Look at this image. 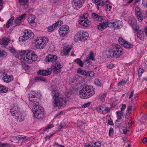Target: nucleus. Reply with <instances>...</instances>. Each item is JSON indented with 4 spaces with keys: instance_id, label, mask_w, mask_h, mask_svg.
I'll use <instances>...</instances> for the list:
<instances>
[{
    "instance_id": "f257e3e1",
    "label": "nucleus",
    "mask_w": 147,
    "mask_h": 147,
    "mask_svg": "<svg viewBox=\"0 0 147 147\" xmlns=\"http://www.w3.org/2000/svg\"><path fill=\"white\" fill-rule=\"evenodd\" d=\"M19 55L16 56L19 59L24 60L27 63H31L36 60L37 57L34 51L26 50L22 51L19 53Z\"/></svg>"
},
{
    "instance_id": "f03ea898",
    "label": "nucleus",
    "mask_w": 147,
    "mask_h": 147,
    "mask_svg": "<svg viewBox=\"0 0 147 147\" xmlns=\"http://www.w3.org/2000/svg\"><path fill=\"white\" fill-rule=\"evenodd\" d=\"M51 95L53 98V105L54 107L61 108L65 106L67 101L66 98L60 97L58 90H53L51 92Z\"/></svg>"
},
{
    "instance_id": "7ed1b4c3",
    "label": "nucleus",
    "mask_w": 147,
    "mask_h": 147,
    "mask_svg": "<svg viewBox=\"0 0 147 147\" xmlns=\"http://www.w3.org/2000/svg\"><path fill=\"white\" fill-rule=\"evenodd\" d=\"M95 93L94 88L92 86L85 85L79 92L80 97L83 99H87L93 96Z\"/></svg>"
},
{
    "instance_id": "20e7f679",
    "label": "nucleus",
    "mask_w": 147,
    "mask_h": 147,
    "mask_svg": "<svg viewBox=\"0 0 147 147\" xmlns=\"http://www.w3.org/2000/svg\"><path fill=\"white\" fill-rule=\"evenodd\" d=\"M32 111L33 113V117L34 118L42 119L44 116V109L39 105L38 103L33 106Z\"/></svg>"
},
{
    "instance_id": "39448f33",
    "label": "nucleus",
    "mask_w": 147,
    "mask_h": 147,
    "mask_svg": "<svg viewBox=\"0 0 147 147\" xmlns=\"http://www.w3.org/2000/svg\"><path fill=\"white\" fill-rule=\"evenodd\" d=\"M108 52L111 57L118 58L122 54V49L120 45H114L109 49Z\"/></svg>"
},
{
    "instance_id": "423d86ee",
    "label": "nucleus",
    "mask_w": 147,
    "mask_h": 147,
    "mask_svg": "<svg viewBox=\"0 0 147 147\" xmlns=\"http://www.w3.org/2000/svg\"><path fill=\"white\" fill-rule=\"evenodd\" d=\"M49 41V39L47 37H41L34 40V43L36 49H42L46 47Z\"/></svg>"
},
{
    "instance_id": "0eeeda50",
    "label": "nucleus",
    "mask_w": 147,
    "mask_h": 147,
    "mask_svg": "<svg viewBox=\"0 0 147 147\" xmlns=\"http://www.w3.org/2000/svg\"><path fill=\"white\" fill-rule=\"evenodd\" d=\"M10 111L12 115L18 121L21 122L24 120V115L22 112L20 111L16 108L14 107L11 108Z\"/></svg>"
},
{
    "instance_id": "6e6552de",
    "label": "nucleus",
    "mask_w": 147,
    "mask_h": 147,
    "mask_svg": "<svg viewBox=\"0 0 147 147\" xmlns=\"http://www.w3.org/2000/svg\"><path fill=\"white\" fill-rule=\"evenodd\" d=\"M89 15L85 13L82 15L79 18V23L84 27H88L91 24V21L88 19Z\"/></svg>"
},
{
    "instance_id": "1a4fd4ad",
    "label": "nucleus",
    "mask_w": 147,
    "mask_h": 147,
    "mask_svg": "<svg viewBox=\"0 0 147 147\" xmlns=\"http://www.w3.org/2000/svg\"><path fill=\"white\" fill-rule=\"evenodd\" d=\"M88 33L83 30H80L74 36L75 40H86L88 37Z\"/></svg>"
},
{
    "instance_id": "9d476101",
    "label": "nucleus",
    "mask_w": 147,
    "mask_h": 147,
    "mask_svg": "<svg viewBox=\"0 0 147 147\" xmlns=\"http://www.w3.org/2000/svg\"><path fill=\"white\" fill-rule=\"evenodd\" d=\"M109 22V27L115 30L120 29L123 26L122 22L119 20H111Z\"/></svg>"
},
{
    "instance_id": "9b49d317",
    "label": "nucleus",
    "mask_w": 147,
    "mask_h": 147,
    "mask_svg": "<svg viewBox=\"0 0 147 147\" xmlns=\"http://www.w3.org/2000/svg\"><path fill=\"white\" fill-rule=\"evenodd\" d=\"M69 27L66 25H63L59 28V34L61 37L66 36L68 33Z\"/></svg>"
},
{
    "instance_id": "f8f14e48",
    "label": "nucleus",
    "mask_w": 147,
    "mask_h": 147,
    "mask_svg": "<svg viewBox=\"0 0 147 147\" xmlns=\"http://www.w3.org/2000/svg\"><path fill=\"white\" fill-rule=\"evenodd\" d=\"M62 67V65L60 63H58L52 65L50 68L51 69V71H53L55 74H58L61 72V69Z\"/></svg>"
},
{
    "instance_id": "ddd939ff",
    "label": "nucleus",
    "mask_w": 147,
    "mask_h": 147,
    "mask_svg": "<svg viewBox=\"0 0 147 147\" xmlns=\"http://www.w3.org/2000/svg\"><path fill=\"white\" fill-rule=\"evenodd\" d=\"M28 97L29 100L34 103L37 104L38 103L37 101V97L35 91H30L28 94Z\"/></svg>"
},
{
    "instance_id": "4468645a",
    "label": "nucleus",
    "mask_w": 147,
    "mask_h": 147,
    "mask_svg": "<svg viewBox=\"0 0 147 147\" xmlns=\"http://www.w3.org/2000/svg\"><path fill=\"white\" fill-rule=\"evenodd\" d=\"M119 42L120 44L127 48H131L133 47V45L132 44L125 41L122 37L119 38Z\"/></svg>"
},
{
    "instance_id": "2eb2a0df",
    "label": "nucleus",
    "mask_w": 147,
    "mask_h": 147,
    "mask_svg": "<svg viewBox=\"0 0 147 147\" xmlns=\"http://www.w3.org/2000/svg\"><path fill=\"white\" fill-rule=\"evenodd\" d=\"M85 0H73L72 4L73 8L76 9H79L81 7Z\"/></svg>"
},
{
    "instance_id": "dca6fc26",
    "label": "nucleus",
    "mask_w": 147,
    "mask_h": 147,
    "mask_svg": "<svg viewBox=\"0 0 147 147\" xmlns=\"http://www.w3.org/2000/svg\"><path fill=\"white\" fill-rule=\"evenodd\" d=\"M2 76L3 81L7 83L10 82L13 79V76L8 75L5 73H3Z\"/></svg>"
},
{
    "instance_id": "f3484780",
    "label": "nucleus",
    "mask_w": 147,
    "mask_h": 147,
    "mask_svg": "<svg viewBox=\"0 0 147 147\" xmlns=\"http://www.w3.org/2000/svg\"><path fill=\"white\" fill-rule=\"evenodd\" d=\"M77 72L84 76H89L91 77L93 76L94 74V72L93 71H87L85 70H82L80 68H78L77 69Z\"/></svg>"
},
{
    "instance_id": "a211bd4d",
    "label": "nucleus",
    "mask_w": 147,
    "mask_h": 147,
    "mask_svg": "<svg viewBox=\"0 0 147 147\" xmlns=\"http://www.w3.org/2000/svg\"><path fill=\"white\" fill-rule=\"evenodd\" d=\"M109 20H107L105 22H101L97 26V28L100 30H102L105 29L107 26L109 27Z\"/></svg>"
},
{
    "instance_id": "6ab92c4d",
    "label": "nucleus",
    "mask_w": 147,
    "mask_h": 147,
    "mask_svg": "<svg viewBox=\"0 0 147 147\" xmlns=\"http://www.w3.org/2000/svg\"><path fill=\"white\" fill-rule=\"evenodd\" d=\"M95 59L94 57V54L92 52H90V53L87 57L86 59L84 61V63L86 65L89 66L90 64L91 61H94Z\"/></svg>"
},
{
    "instance_id": "aec40b11",
    "label": "nucleus",
    "mask_w": 147,
    "mask_h": 147,
    "mask_svg": "<svg viewBox=\"0 0 147 147\" xmlns=\"http://www.w3.org/2000/svg\"><path fill=\"white\" fill-rule=\"evenodd\" d=\"M135 9L136 17L138 20L139 22H141L142 21L143 18L140 9L138 6L136 7Z\"/></svg>"
},
{
    "instance_id": "412c9836",
    "label": "nucleus",
    "mask_w": 147,
    "mask_h": 147,
    "mask_svg": "<svg viewBox=\"0 0 147 147\" xmlns=\"http://www.w3.org/2000/svg\"><path fill=\"white\" fill-rule=\"evenodd\" d=\"M26 16V14H24L20 16L17 17L14 21V26L20 25L22 22V21L25 19V17Z\"/></svg>"
},
{
    "instance_id": "4be33fe9",
    "label": "nucleus",
    "mask_w": 147,
    "mask_h": 147,
    "mask_svg": "<svg viewBox=\"0 0 147 147\" xmlns=\"http://www.w3.org/2000/svg\"><path fill=\"white\" fill-rule=\"evenodd\" d=\"M37 73L38 74L43 76H48L51 74V69L49 68L47 70H40L38 71Z\"/></svg>"
},
{
    "instance_id": "5701e85b",
    "label": "nucleus",
    "mask_w": 147,
    "mask_h": 147,
    "mask_svg": "<svg viewBox=\"0 0 147 147\" xmlns=\"http://www.w3.org/2000/svg\"><path fill=\"white\" fill-rule=\"evenodd\" d=\"M26 138V136L24 135H19L14 136H10L9 137L10 140L13 142L16 140H20L21 139H25Z\"/></svg>"
},
{
    "instance_id": "b1692460",
    "label": "nucleus",
    "mask_w": 147,
    "mask_h": 147,
    "mask_svg": "<svg viewBox=\"0 0 147 147\" xmlns=\"http://www.w3.org/2000/svg\"><path fill=\"white\" fill-rule=\"evenodd\" d=\"M71 50V47L69 46H66L64 47L63 49V51L61 53L62 56L67 55Z\"/></svg>"
},
{
    "instance_id": "393cba45",
    "label": "nucleus",
    "mask_w": 147,
    "mask_h": 147,
    "mask_svg": "<svg viewBox=\"0 0 147 147\" xmlns=\"http://www.w3.org/2000/svg\"><path fill=\"white\" fill-rule=\"evenodd\" d=\"M57 56L55 55L49 54L48 55L46 58V61L47 62L50 61H54L57 59Z\"/></svg>"
},
{
    "instance_id": "a878e982",
    "label": "nucleus",
    "mask_w": 147,
    "mask_h": 147,
    "mask_svg": "<svg viewBox=\"0 0 147 147\" xmlns=\"http://www.w3.org/2000/svg\"><path fill=\"white\" fill-rule=\"evenodd\" d=\"M92 18L96 21H101L104 19L103 16L95 13H92L91 14Z\"/></svg>"
},
{
    "instance_id": "bb28decb",
    "label": "nucleus",
    "mask_w": 147,
    "mask_h": 147,
    "mask_svg": "<svg viewBox=\"0 0 147 147\" xmlns=\"http://www.w3.org/2000/svg\"><path fill=\"white\" fill-rule=\"evenodd\" d=\"M73 80V83H75L77 85L80 84L82 81V78L78 75L75 76Z\"/></svg>"
},
{
    "instance_id": "cd10ccee",
    "label": "nucleus",
    "mask_w": 147,
    "mask_h": 147,
    "mask_svg": "<svg viewBox=\"0 0 147 147\" xmlns=\"http://www.w3.org/2000/svg\"><path fill=\"white\" fill-rule=\"evenodd\" d=\"M19 2L22 8L26 9L28 7V0H19Z\"/></svg>"
},
{
    "instance_id": "c85d7f7f",
    "label": "nucleus",
    "mask_w": 147,
    "mask_h": 147,
    "mask_svg": "<svg viewBox=\"0 0 147 147\" xmlns=\"http://www.w3.org/2000/svg\"><path fill=\"white\" fill-rule=\"evenodd\" d=\"M101 143L99 141L98 142H90L88 145H86V147H100Z\"/></svg>"
},
{
    "instance_id": "c756f323",
    "label": "nucleus",
    "mask_w": 147,
    "mask_h": 147,
    "mask_svg": "<svg viewBox=\"0 0 147 147\" xmlns=\"http://www.w3.org/2000/svg\"><path fill=\"white\" fill-rule=\"evenodd\" d=\"M24 34L27 36L28 38H32L34 36V33L30 30H26L24 32Z\"/></svg>"
},
{
    "instance_id": "7c9ffc66",
    "label": "nucleus",
    "mask_w": 147,
    "mask_h": 147,
    "mask_svg": "<svg viewBox=\"0 0 147 147\" xmlns=\"http://www.w3.org/2000/svg\"><path fill=\"white\" fill-rule=\"evenodd\" d=\"M14 19V17H12L9 20L6 24L5 26L6 28H9L10 26L13 25L14 26V23H13V20Z\"/></svg>"
},
{
    "instance_id": "2f4dec72",
    "label": "nucleus",
    "mask_w": 147,
    "mask_h": 147,
    "mask_svg": "<svg viewBox=\"0 0 147 147\" xmlns=\"http://www.w3.org/2000/svg\"><path fill=\"white\" fill-rule=\"evenodd\" d=\"M116 113L117 115V117L116 121L119 122L121 119V117L123 116V112L122 111H118L116 112Z\"/></svg>"
},
{
    "instance_id": "473e14b6",
    "label": "nucleus",
    "mask_w": 147,
    "mask_h": 147,
    "mask_svg": "<svg viewBox=\"0 0 147 147\" xmlns=\"http://www.w3.org/2000/svg\"><path fill=\"white\" fill-rule=\"evenodd\" d=\"M137 38L141 40H143L144 38V36L143 32L142 31H140L137 32Z\"/></svg>"
},
{
    "instance_id": "72a5a7b5",
    "label": "nucleus",
    "mask_w": 147,
    "mask_h": 147,
    "mask_svg": "<svg viewBox=\"0 0 147 147\" xmlns=\"http://www.w3.org/2000/svg\"><path fill=\"white\" fill-rule=\"evenodd\" d=\"M34 80L38 82L40 81H44L45 82L47 81V80L45 79L44 77L41 76H38L35 77L34 79Z\"/></svg>"
},
{
    "instance_id": "f704fd0d",
    "label": "nucleus",
    "mask_w": 147,
    "mask_h": 147,
    "mask_svg": "<svg viewBox=\"0 0 147 147\" xmlns=\"http://www.w3.org/2000/svg\"><path fill=\"white\" fill-rule=\"evenodd\" d=\"M129 23L131 27L136 24V20L135 19L132 18L129 20Z\"/></svg>"
},
{
    "instance_id": "c9c22d12",
    "label": "nucleus",
    "mask_w": 147,
    "mask_h": 147,
    "mask_svg": "<svg viewBox=\"0 0 147 147\" xmlns=\"http://www.w3.org/2000/svg\"><path fill=\"white\" fill-rule=\"evenodd\" d=\"M8 89L7 88L0 84V93H6Z\"/></svg>"
},
{
    "instance_id": "e433bc0d",
    "label": "nucleus",
    "mask_w": 147,
    "mask_h": 147,
    "mask_svg": "<svg viewBox=\"0 0 147 147\" xmlns=\"http://www.w3.org/2000/svg\"><path fill=\"white\" fill-rule=\"evenodd\" d=\"M56 24H54L51 26L48 27L47 28L48 31L49 32H52L55 30L57 27Z\"/></svg>"
},
{
    "instance_id": "4c0bfd02",
    "label": "nucleus",
    "mask_w": 147,
    "mask_h": 147,
    "mask_svg": "<svg viewBox=\"0 0 147 147\" xmlns=\"http://www.w3.org/2000/svg\"><path fill=\"white\" fill-rule=\"evenodd\" d=\"M9 40L8 38H5L1 40V44L7 45L9 42Z\"/></svg>"
},
{
    "instance_id": "58836bf2",
    "label": "nucleus",
    "mask_w": 147,
    "mask_h": 147,
    "mask_svg": "<svg viewBox=\"0 0 147 147\" xmlns=\"http://www.w3.org/2000/svg\"><path fill=\"white\" fill-rule=\"evenodd\" d=\"M11 52L13 53L14 56L17 58H18L16 56H18V55H19L20 54L19 53L21 51H19L18 52L16 51L15 50V49L12 48H10L9 49Z\"/></svg>"
},
{
    "instance_id": "ea45409f",
    "label": "nucleus",
    "mask_w": 147,
    "mask_h": 147,
    "mask_svg": "<svg viewBox=\"0 0 147 147\" xmlns=\"http://www.w3.org/2000/svg\"><path fill=\"white\" fill-rule=\"evenodd\" d=\"M107 92L105 91L102 93L100 97V100L102 102H104L105 100V98L106 96Z\"/></svg>"
},
{
    "instance_id": "a19ab883",
    "label": "nucleus",
    "mask_w": 147,
    "mask_h": 147,
    "mask_svg": "<svg viewBox=\"0 0 147 147\" xmlns=\"http://www.w3.org/2000/svg\"><path fill=\"white\" fill-rule=\"evenodd\" d=\"M96 109L98 112L100 113L103 114V111L104 110V108L103 107L99 106L96 107Z\"/></svg>"
},
{
    "instance_id": "79ce46f5",
    "label": "nucleus",
    "mask_w": 147,
    "mask_h": 147,
    "mask_svg": "<svg viewBox=\"0 0 147 147\" xmlns=\"http://www.w3.org/2000/svg\"><path fill=\"white\" fill-rule=\"evenodd\" d=\"M74 61L80 66L81 67L83 66L84 64L83 62L79 59H75Z\"/></svg>"
},
{
    "instance_id": "37998d69",
    "label": "nucleus",
    "mask_w": 147,
    "mask_h": 147,
    "mask_svg": "<svg viewBox=\"0 0 147 147\" xmlns=\"http://www.w3.org/2000/svg\"><path fill=\"white\" fill-rule=\"evenodd\" d=\"M35 19V17L34 15H30L28 19L29 22H31L34 21Z\"/></svg>"
},
{
    "instance_id": "c03bdc74",
    "label": "nucleus",
    "mask_w": 147,
    "mask_h": 147,
    "mask_svg": "<svg viewBox=\"0 0 147 147\" xmlns=\"http://www.w3.org/2000/svg\"><path fill=\"white\" fill-rule=\"evenodd\" d=\"M28 39V38L27 36H26V34H24L22 36H20L19 38V40L20 41H24Z\"/></svg>"
},
{
    "instance_id": "a18cd8bd",
    "label": "nucleus",
    "mask_w": 147,
    "mask_h": 147,
    "mask_svg": "<svg viewBox=\"0 0 147 147\" xmlns=\"http://www.w3.org/2000/svg\"><path fill=\"white\" fill-rule=\"evenodd\" d=\"M7 55V53L3 50L0 49V57H5Z\"/></svg>"
},
{
    "instance_id": "49530a36",
    "label": "nucleus",
    "mask_w": 147,
    "mask_h": 147,
    "mask_svg": "<svg viewBox=\"0 0 147 147\" xmlns=\"http://www.w3.org/2000/svg\"><path fill=\"white\" fill-rule=\"evenodd\" d=\"M133 29L136 31L137 32H138L140 31H142L141 30H140L139 29V27L136 24L133 26L132 27Z\"/></svg>"
},
{
    "instance_id": "de8ad7c7",
    "label": "nucleus",
    "mask_w": 147,
    "mask_h": 147,
    "mask_svg": "<svg viewBox=\"0 0 147 147\" xmlns=\"http://www.w3.org/2000/svg\"><path fill=\"white\" fill-rule=\"evenodd\" d=\"M132 108V106L131 105H130L128 106L127 108V111L128 112L127 113H126V115L129 116L131 112V109Z\"/></svg>"
},
{
    "instance_id": "09e8293b",
    "label": "nucleus",
    "mask_w": 147,
    "mask_h": 147,
    "mask_svg": "<svg viewBox=\"0 0 147 147\" xmlns=\"http://www.w3.org/2000/svg\"><path fill=\"white\" fill-rule=\"evenodd\" d=\"M0 147H9L10 146V144L7 143H4L0 142Z\"/></svg>"
},
{
    "instance_id": "8fccbe9b",
    "label": "nucleus",
    "mask_w": 147,
    "mask_h": 147,
    "mask_svg": "<svg viewBox=\"0 0 147 147\" xmlns=\"http://www.w3.org/2000/svg\"><path fill=\"white\" fill-rule=\"evenodd\" d=\"M94 83L98 86H101V84L98 79H96L95 80Z\"/></svg>"
},
{
    "instance_id": "3c124183",
    "label": "nucleus",
    "mask_w": 147,
    "mask_h": 147,
    "mask_svg": "<svg viewBox=\"0 0 147 147\" xmlns=\"http://www.w3.org/2000/svg\"><path fill=\"white\" fill-rule=\"evenodd\" d=\"M110 109L108 107H106L104 108V110L103 111V114L107 113L110 111Z\"/></svg>"
},
{
    "instance_id": "603ef678",
    "label": "nucleus",
    "mask_w": 147,
    "mask_h": 147,
    "mask_svg": "<svg viewBox=\"0 0 147 147\" xmlns=\"http://www.w3.org/2000/svg\"><path fill=\"white\" fill-rule=\"evenodd\" d=\"M63 24V22L61 20H59L57 21L55 23V24H56V25L57 27L58 26H61Z\"/></svg>"
},
{
    "instance_id": "864d4df0",
    "label": "nucleus",
    "mask_w": 147,
    "mask_h": 147,
    "mask_svg": "<svg viewBox=\"0 0 147 147\" xmlns=\"http://www.w3.org/2000/svg\"><path fill=\"white\" fill-rule=\"evenodd\" d=\"M104 5V4H103V3H101V2L99 3H98L96 5V8L98 10H99V8H101V7H102L103 5Z\"/></svg>"
},
{
    "instance_id": "5fc2aeb1",
    "label": "nucleus",
    "mask_w": 147,
    "mask_h": 147,
    "mask_svg": "<svg viewBox=\"0 0 147 147\" xmlns=\"http://www.w3.org/2000/svg\"><path fill=\"white\" fill-rule=\"evenodd\" d=\"M113 128H111L109 130V134L110 136H111L113 135Z\"/></svg>"
},
{
    "instance_id": "6e6d98bb",
    "label": "nucleus",
    "mask_w": 147,
    "mask_h": 147,
    "mask_svg": "<svg viewBox=\"0 0 147 147\" xmlns=\"http://www.w3.org/2000/svg\"><path fill=\"white\" fill-rule=\"evenodd\" d=\"M90 102H88L82 105V107L83 108H86L88 107L90 105Z\"/></svg>"
},
{
    "instance_id": "4d7b16f0",
    "label": "nucleus",
    "mask_w": 147,
    "mask_h": 147,
    "mask_svg": "<svg viewBox=\"0 0 147 147\" xmlns=\"http://www.w3.org/2000/svg\"><path fill=\"white\" fill-rule=\"evenodd\" d=\"M29 23H30L31 26L33 27H36V23L34 21Z\"/></svg>"
},
{
    "instance_id": "13d9d810",
    "label": "nucleus",
    "mask_w": 147,
    "mask_h": 147,
    "mask_svg": "<svg viewBox=\"0 0 147 147\" xmlns=\"http://www.w3.org/2000/svg\"><path fill=\"white\" fill-rule=\"evenodd\" d=\"M144 70L142 68H140L138 70V73L139 74L141 75L144 72Z\"/></svg>"
},
{
    "instance_id": "bf43d9fd",
    "label": "nucleus",
    "mask_w": 147,
    "mask_h": 147,
    "mask_svg": "<svg viewBox=\"0 0 147 147\" xmlns=\"http://www.w3.org/2000/svg\"><path fill=\"white\" fill-rule=\"evenodd\" d=\"M107 67L109 68L112 69L114 67V65L113 64L111 63L108 65Z\"/></svg>"
},
{
    "instance_id": "052dcab7",
    "label": "nucleus",
    "mask_w": 147,
    "mask_h": 147,
    "mask_svg": "<svg viewBox=\"0 0 147 147\" xmlns=\"http://www.w3.org/2000/svg\"><path fill=\"white\" fill-rule=\"evenodd\" d=\"M126 84V82L124 81H122L120 82H119L118 84V85H124Z\"/></svg>"
},
{
    "instance_id": "680f3d73",
    "label": "nucleus",
    "mask_w": 147,
    "mask_h": 147,
    "mask_svg": "<svg viewBox=\"0 0 147 147\" xmlns=\"http://www.w3.org/2000/svg\"><path fill=\"white\" fill-rule=\"evenodd\" d=\"M108 124L110 125H113V120L111 119H110L108 120Z\"/></svg>"
},
{
    "instance_id": "e2e57ef3",
    "label": "nucleus",
    "mask_w": 147,
    "mask_h": 147,
    "mask_svg": "<svg viewBox=\"0 0 147 147\" xmlns=\"http://www.w3.org/2000/svg\"><path fill=\"white\" fill-rule=\"evenodd\" d=\"M142 3L144 6H146L147 7V0H143Z\"/></svg>"
},
{
    "instance_id": "0e129e2a",
    "label": "nucleus",
    "mask_w": 147,
    "mask_h": 147,
    "mask_svg": "<svg viewBox=\"0 0 147 147\" xmlns=\"http://www.w3.org/2000/svg\"><path fill=\"white\" fill-rule=\"evenodd\" d=\"M3 3V2L2 0H0V11L2 8Z\"/></svg>"
},
{
    "instance_id": "69168bd1",
    "label": "nucleus",
    "mask_w": 147,
    "mask_h": 147,
    "mask_svg": "<svg viewBox=\"0 0 147 147\" xmlns=\"http://www.w3.org/2000/svg\"><path fill=\"white\" fill-rule=\"evenodd\" d=\"M122 106V107L121 108V111H124L126 107V106L125 104H123Z\"/></svg>"
},
{
    "instance_id": "338daca9",
    "label": "nucleus",
    "mask_w": 147,
    "mask_h": 147,
    "mask_svg": "<svg viewBox=\"0 0 147 147\" xmlns=\"http://www.w3.org/2000/svg\"><path fill=\"white\" fill-rule=\"evenodd\" d=\"M102 1V3L104 5H107V3H108L109 2H108V0H101V1Z\"/></svg>"
},
{
    "instance_id": "774afa93",
    "label": "nucleus",
    "mask_w": 147,
    "mask_h": 147,
    "mask_svg": "<svg viewBox=\"0 0 147 147\" xmlns=\"http://www.w3.org/2000/svg\"><path fill=\"white\" fill-rule=\"evenodd\" d=\"M108 5V3L107 4V5H106V6H107V9H110L109 10V11H111V9H112V7L111 5Z\"/></svg>"
}]
</instances>
